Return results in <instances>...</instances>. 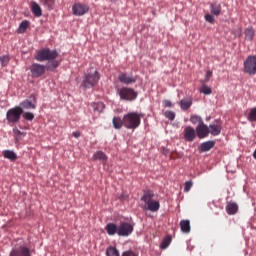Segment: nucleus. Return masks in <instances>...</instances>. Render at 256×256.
<instances>
[{
    "instance_id": "nucleus-24",
    "label": "nucleus",
    "mask_w": 256,
    "mask_h": 256,
    "mask_svg": "<svg viewBox=\"0 0 256 256\" xmlns=\"http://www.w3.org/2000/svg\"><path fill=\"white\" fill-rule=\"evenodd\" d=\"M244 33L246 41H253V39L255 38V30L253 29V27H248Z\"/></svg>"
},
{
    "instance_id": "nucleus-29",
    "label": "nucleus",
    "mask_w": 256,
    "mask_h": 256,
    "mask_svg": "<svg viewBox=\"0 0 256 256\" xmlns=\"http://www.w3.org/2000/svg\"><path fill=\"white\" fill-rule=\"evenodd\" d=\"M106 256H119V250L113 246H110L106 249Z\"/></svg>"
},
{
    "instance_id": "nucleus-28",
    "label": "nucleus",
    "mask_w": 256,
    "mask_h": 256,
    "mask_svg": "<svg viewBox=\"0 0 256 256\" xmlns=\"http://www.w3.org/2000/svg\"><path fill=\"white\" fill-rule=\"evenodd\" d=\"M93 159L95 161L99 160V161H107V155H105L104 152H96L94 155H93Z\"/></svg>"
},
{
    "instance_id": "nucleus-31",
    "label": "nucleus",
    "mask_w": 256,
    "mask_h": 256,
    "mask_svg": "<svg viewBox=\"0 0 256 256\" xmlns=\"http://www.w3.org/2000/svg\"><path fill=\"white\" fill-rule=\"evenodd\" d=\"M190 122H191L193 125H197V123H198V125H201V123H204V122H203V118H201V116H199V115H192V116L190 117Z\"/></svg>"
},
{
    "instance_id": "nucleus-32",
    "label": "nucleus",
    "mask_w": 256,
    "mask_h": 256,
    "mask_svg": "<svg viewBox=\"0 0 256 256\" xmlns=\"http://www.w3.org/2000/svg\"><path fill=\"white\" fill-rule=\"evenodd\" d=\"M119 95L121 99H124V101H129V90L127 88L120 89Z\"/></svg>"
},
{
    "instance_id": "nucleus-43",
    "label": "nucleus",
    "mask_w": 256,
    "mask_h": 256,
    "mask_svg": "<svg viewBox=\"0 0 256 256\" xmlns=\"http://www.w3.org/2000/svg\"><path fill=\"white\" fill-rule=\"evenodd\" d=\"M213 77V72L212 71H207L206 76H205V83H209V79Z\"/></svg>"
},
{
    "instance_id": "nucleus-45",
    "label": "nucleus",
    "mask_w": 256,
    "mask_h": 256,
    "mask_svg": "<svg viewBox=\"0 0 256 256\" xmlns=\"http://www.w3.org/2000/svg\"><path fill=\"white\" fill-rule=\"evenodd\" d=\"M43 5H51L53 3V0H40Z\"/></svg>"
},
{
    "instance_id": "nucleus-9",
    "label": "nucleus",
    "mask_w": 256,
    "mask_h": 256,
    "mask_svg": "<svg viewBox=\"0 0 256 256\" xmlns=\"http://www.w3.org/2000/svg\"><path fill=\"white\" fill-rule=\"evenodd\" d=\"M115 129H121V127H126L129 129V114H125L123 120L119 117H114L112 121Z\"/></svg>"
},
{
    "instance_id": "nucleus-46",
    "label": "nucleus",
    "mask_w": 256,
    "mask_h": 256,
    "mask_svg": "<svg viewBox=\"0 0 256 256\" xmlns=\"http://www.w3.org/2000/svg\"><path fill=\"white\" fill-rule=\"evenodd\" d=\"M73 137H75L76 139H79V137H81V132L76 131L72 133Z\"/></svg>"
},
{
    "instance_id": "nucleus-34",
    "label": "nucleus",
    "mask_w": 256,
    "mask_h": 256,
    "mask_svg": "<svg viewBox=\"0 0 256 256\" xmlns=\"http://www.w3.org/2000/svg\"><path fill=\"white\" fill-rule=\"evenodd\" d=\"M200 93H203L204 95H211L213 93V90H211V87L204 84L200 88Z\"/></svg>"
},
{
    "instance_id": "nucleus-2",
    "label": "nucleus",
    "mask_w": 256,
    "mask_h": 256,
    "mask_svg": "<svg viewBox=\"0 0 256 256\" xmlns=\"http://www.w3.org/2000/svg\"><path fill=\"white\" fill-rule=\"evenodd\" d=\"M99 79H101L99 71L90 68L85 74V79L83 80L82 85L85 89H90V87H95V85L99 83Z\"/></svg>"
},
{
    "instance_id": "nucleus-7",
    "label": "nucleus",
    "mask_w": 256,
    "mask_h": 256,
    "mask_svg": "<svg viewBox=\"0 0 256 256\" xmlns=\"http://www.w3.org/2000/svg\"><path fill=\"white\" fill-rule=\"evenodd\" d=\"M142 114L131 112L129 113V129H137L141 125Z\"/></svg>"
},
{
    "instance_id": "nucleus-40",
    "label": "nucleus",
    "mask_w": 256,
    "mask_h": 256,
    "mask_svg": "<svg viewBox=\"0 0 256 256\" xmlns=\"http://www.w3.org/2000/svg\"><path fill=\"white\" fill-rule=\"evenodd\" d=\"M119 80L121 83H129V77L126 74H121L119 76Z\"/></svg>"
},
{
    "instance_id": "nucleus-11",
    "label": "nucleus",
    "mask_w": 256,
    "mask_h": 256,
    "mask_svg": "<svg viewBox=\"0 0 256 256\" xmlns=\"http://www.w3.org/2000/svg\"><path fill=\"white\" fill-rule=\"evenodd\" d=\"M196 137H197V132L193 127L186 126L184 128V139H186L189 143L195 141Z\"/></svg>"
},
{
    "instance_id": "nucleus-20",
    "label": "nucleus",
    "mask_w": 256,
    "mask_h": 256,
    "mask_svg": "<svg viewBox=\"0 0 256 256\" xmlns=\"http://www.w3.org/2000/svg\"><path fill=\"white\" fill-rule=\"evenodd\" d=\"M105 231L108 235L113 236L115 234H118V227L115 223H108L105 227Z\"/></svg>"
},
{
    "instance_id": "nucleus-37",
    "label": "nucleus",
    "mask_w": 256,
    "mask_h": 256,
    "mask_svg": "<svg viewBox=\"0 0 256 256\" xmlns=\"http://www.w3.org/2000/svg\"><path fill=\"white\" fill-rule=\"evenodd\" d=\"M137 92L133 89H129V101H135L137 99Z\"/></svg>"
},
{
    "instance_id": "nucleus-47",
    "label": "nucleus",
    "mask_w": 256,
    "mask_h": 256,
    "mask_svg": "<svg viewBox=\"0 0 256 256\" xmlns=\"http://www.w3.org/2000/svg\"><path fill=\"white\" fill-rule=\"evenodd\" d=\"M129 233H133V225H129Z\"/></svg>"
},
{
    "instance_id": "nucleus-23",
    "label": "nucleus",
    "mask_w": 256,
    "mask_h": 256,
    "mask_svg": "<svg viewBox=\"0 0 256 256\" xmlns=\"http://www.w3.org/2000/svg\"><path fill=\"white\" fill-rule=\"evenodd\" d=\"M3 157L5 159H9V161H16L17 154L15 152H13V150H4Z\"/></svg>"
},
{
    "instance_id": "nucleus-50",
    "label": "nucleus",
    "mask_w": 256,
    "mask_h": 256,
    "mask_svg": "<svg viewBox=\"0 0 256 256\" xmlns=\"http://www.w3.org/2000/svg\"><path fill=\"white\" fill-rule=\"evenodd\" d=\"M132 82H133V80L130 79V80H129V83H132Z\"/></svg>"
},
{
    "instance_id": "nucleus-41",
    "label": "nucleus",
    "mask_w": 256,
    "mask_h": 256,
    "mask_svg": "<svg viewBox=\"0 0 256 256\" xmlns=\"http://www.w3.org/2000/svg\"><path fill=\"white\" fill-rule=\"evenodd\" d=\"M205 19L208 23H215V17H213L211 14H206Z\"/></svg>"
},
{
    "instance_id": "nucleus-16",
    "label": "nucleus",
    "mask_w": 256,
    "mask_h": 256,
    "mask_svg": "<svg viewBox=\"0 0 256 256\" xmlns=\"http://www.w3.org/2000/svg\"><path fill=\"white\" fill-rule=\"evenodd\" d=\"M239 211V206L235 202H228L226 205V212L228 215H235Z\"/></svg>"
},
{
    "instance_id": "nucleus-27",
    "label": "nucleus",
    "mask_w": 256,
    "mask_h": 256,
    "mask_svg": "<svg viewBox=\"0 0 256 256\" xmlns=\"http://www.w3.org/2000/svg\"><path fill=\"white\" fill-rule=\"evenodd\" d=\"M28 28H29V21L24 20L20 23L18 27V33H25Z\"/></svg>"
},
{
    "instance_id": "nucleus-10",
    "label": "nucleus",
    "mask_w": 256,
    "mask_h": 256,
    "mask_svg": "<svg viewBox=\"0 0 256 256\" xmlns=\"http://www.w3.org/2000/svg\"><path fill=\"white\" fill-rule=\"evenodd\" d=\"M196 135L199 139L209 137V126H207L205 122L198 124L196 127Z\"/></svg>"
},
{
    "instance_id": "nucleus-48",
    "label": "nucleus",
    "mask_w": 256,
    "mask_h": 256,
    "mask_svg": "<svg viewBox=\"0 0 256 256\" xmlns=\"http://www.w3.org/2000/svg\"><path fill=\"white\" fill-rule=\"evenodd\" d=\"M98 107H99L100 109H105V106H104L102 103L98 104Z\"/></svg>"
},
{
    "instance_id": "nucleus-8",
    "label": "nucleus",
    "mask_w": 256,
    "mask_h": 256,
    "mask_svg": "<svg viewBox=\"0 0 256 256\" xmlns=\"http://www.w3.org/2000/svg\"><path fill=\"white\" fill-rule=\"evenodd\" d=\"M37 98L35 97V95H31L30 96V100H24L23 102L20 103V109H22V111L24 110H31V109H37Z\"/></svg>"
},
{
    "instance_id": "nucleus-14",
    "label": "nucleus",
    "mask_w": 256,
    "mask_h": 256,
    "mask_svg": "<svg viewBox=\"0 0 256 256\" xmlns=\"http://www.w3.org/2000/svg\"><path fill=\"white\" fill-rule=\"evenodd\" d=\"M118 236L119 237H128L129 236V223L123 222L119 225Z\"/></svg>"
},
{
    "instance_id": "nucleus-51",
    "label": "nucleus",
    "mask_w": 256,
    "mask_h": 256,
    "mask_svg": "<svg viewBox=\"0 0 256 256\" xmlns=\"http://www.w3.org/2000/svg\"><path fill=\"white\" fill-rule=\"evenodd\" d=\"M111 1H117V0H111Z\"/></svg>"
},
{
    "instance_id": "nucleus-49",
    "label": "nucleus",
    "mask_w": 256,
    "mask_h": 256,
    "mask_svg": "<svg viewBox=\"0 0 256 256\" xmlns=\"http://www.w3.org/2000/svg\"><path fill=\"white\" fill-rule=\"evenodd\" d=\"M122 256H129V251H125Z\"/></svg>"
},
{
    "instance_id": "nucleus-3",
    "label": "nucleus",
    "mask_w": 256,
    "mask_h": 256,
    "mask_svg": "<svg viewBox=\"0 0 256 256\" xmlns=\"http://www.w3.org/2000/svg\"><path fill=\"white\" fill-rule=\"evenodd\" d=\"M23 112V109L18 106L9 109L6 113V121L8 125H16V123H19Z\"/></svg>"
},
{
    "instance_id": "nucleus-12",
    "label": "nucleus",
    "mask_w": 256,
    "mask_h": 256,
    "mask_svg": "<svg viewBox=\"0 0 256 256\" xmlns=\"http://www.w3.org/2000/svg\"><path fill=\"white\" fill-rule=\"evenodd\" d=\"M10 256H31V250L27 247L21 246L18 249L12 250Z\"/></svg>"
},
{
    "instance_id": "nucleus-36",
    "label": "nucleus",
    "mask_w": 256,
    "mask_h": 256,
    "mask_svg": "<svg viewBox=\"0 0 256 256\" xmlns=\"http://www.w3.org/2000/svg\"><path fill=\"white\" fill-rule=\"evenodd\" d=\"M0 63L2 65V67H7V64L9 63V56L4 55V56L0 57Z\"/></svg>"
},
{
    "instance_id": "nucleus-38",
    "label": "nucleus",
    "mask_w": 256,
    "mask_h": 256,
    "mask_svg": "<svg viewBox=\"0 0 256 256\" xmlns=\"http://www.w3.org/2000/svg\"><path fill=\"white\" fill-rule=\"evenodd\" d=\"M24 119L26 121H33L35 119V115L31 112L24 113Z\"/></svg>"
},
{
    "instance_id": "nucleus-17",
    "label": "nucleus",
    "mask_w": 256,
    "mask_h": 256,
    "mask_svg": "<svg viewBox=\"0 0 256 256\" xmlns=\"http://www.w3.org/2000/svg\"><path fill=\"white\" fill-rule=\"evenodd\" d=\"M155 197V193L151 190L144 191L143 196L141 197V201L145 202V205L151 203L153 198Z\"/></svg>"
},
{
    "instance_id": "nucleus-18",
    "label": "nucleus",
    "mask_w": 256,
    "mask_h": 256,
    "mask_svg": "<svg viewBox=\"0 0 256 256\" xmlns=\"http://www.w3.org/2000/svg\"><path fill=\"white\" fill-rule=\"evenodd\" d=\"M213 147H215V141L210 140V141L203 142L200 145V150L202 151V153H206L207 151H211Z\"/></svg>"
},
{
    "instance_id": "nucleus-6",
    "label": "nucleus",
    "mask_w": 256,
    "mask_h": 256,
    "mask_svg": "<svg viewBox=\"0 0 256 256\" xmlns=\"http://www.w3.org/2000/svg\"><path fill=\"white\" fill-rule=\"evenodd\" d=\"M244 71L248 75H256V56H248L244 61Z\"/></svg>"
},
{
    "instance_id": "nucleus-25",
    "label": "nucleus",
    "mask_w": 256,
    "mask_h": 256,
    "mask_svg": "<svg viewBox=\"0 0 256 256\" xmlns=\"http://www.w3.org/2000/svg\"><path fill=\"white\" fill-rule=\"evenodd\" d=\"M13 133L17 143H19V141H21V139L27 135L26 132H21L17 127L13 129Z\"/></svg>"
},
{
    "instance_id": "nucleus-44",
    "label": "nucleus",
    "mask_w": 256,
    "mask_h": 256,
    "mask_svg": "<svg viewBox=\"0 0 256 256\" xmlns=\"http://www.w3.org/2000/svg\"><path fill=\"white\" fill-rule=\"evenodd\" d=\"M163 105H164V107H173V104H172L171 101H169V100H165V101L163 102Z\"/></svg>"
},
{
    "instance_id": "nucleus-1",
    "label": "nucleus",
    "mask_w": 256,
    "mask_h": 256,
    "mask_svg": "<svg viewBox=\"0 0 256 256\" xmlns=\"http://www.w3.org/2000/svg\"><path fill=\"white\" fill-rule=\"evenodd\" d=\"M59 57V52L56 50H51L49 48H42L37 51L35 59L36 61H40L43 63V61H47L46 64V71L53 72L57 67H59V60L57 58Z\"/></svg>"
},
{
    "instance_id": "nucleus-4",
    "label": "nucleus",
    "mask_w": 256,
    "mask_h": 256,
    "mask_svg": "<svg viewBox=\"0 0 256 256\" xmlns=\"http://www.w3.org/2000/svg\"><path fill=\"white\" fill-rule=\"evenodd\" d=\"M89 13V5L83 4L81 2H76L72 6V14L75 17H83V15H87Z\"/></svg>"
},
{
    "instance_id": "nucleus-13",
    "label": "nucleus",
    "mask_w": 256,
    "mask_h": 256,
    "mask_svg": "<svg viewBox=\"0 0 256 256\" xmlns=\"http://www.w3.org/2000/svg\"><path fill=\"white\" fill-rule=\"evenodd\" d=\"M209 133L212 134L214 137H217V135H221V123L219 121H214L212 124L208 127Z\"/></svg>"
},
{
    "instance_id": "nucleus-33",
    "label": "nucleus",
    "mask_w": 256,
    "mask_h": 256,
    "mask_svg": "<svg viewBox=\"0 0 256 256\" xmlns=\"http://www.w3.org/2000/svg\"><path fill=\"white\" fill-rule=\"evenodd\" d=\"M171 241H172L171 236H166L161 243V249H167V247L171 245Z\"/></svg>"
},
{
    "instance_id": "nucleus-15",
    "label": "nucleus",
    "mask_w": 256,
    "mask_h": 256,
    "mask_svg": "<svg viewBox=\"0 0 256 256\" xmlns=\"http://www.w3.org/2000/svg\"><path fill=\"white\" fill-rule=\"evenodd\" d=\"M161 207V204H159V201L152 200L148 204L144 205V209L146 211H152V213H155L156 211H159V208Z\"/></svg>"
},
{
    "instance_id": "nucleus-42",
    "label": "nucleus",
    "mask_w": 256,
    "mask_h": 256,
    "mask_svg": "<svg viewBox=\"0 0 256 256\" xmlns=\"http://www.w3.org/2000/svg\"><path fill=\"white\" fill-rule=\"evenodd\" d=\"M233 35H235V37H241L243 30L241 28H237L236 30H233Z\"/></svg>"
},
{
    "instance_id": "nucleus-19",
    "label": "nucleus",
    "mask_w": 256,
    "mask_h": 256,
    "mask_svg": "<svg viewBox=\"0 0 256 256\" xmlns=\"http://www.w3.org/2000/svg\"><path fill=\"white\" fill-rule=\"evenodd\" d=\"M31 11L35 17H41L43 15V11L41 10V6L37 4V2H31Z\"/></svg>"
},
{
    "instance_id": "nucleus-21",
    "label": "nucleus",
    "mask_w": 256,
    "mask_h": 256,
    "mask_svg": "<svg viewBox=\"0 0 256 256\" xmlns=\"http://www.w3.org/2000/svg\"><path fill=\"white\" fill-rule=\"evenodd\" d=\"M210 13L212 15H215L216 17H219L221 15V4L215 2L210 5Z\"/></svg>"
},
{
    "instance_id": "nucleus-26",
    "label": "nucleus",
    "mask_w": 256,
    "mask_h": 256,
    "mask_svg": "<svg viewBox=\"0 0 256 256\" xmlns=\"http://www.w3.org/2000/svg\"><path fill=\"white\" fill-rule=\"evenodd\" d=\"M181 105V109H183V111H187V109H189V107H191V105H193V101H191V99L186 98V99H182L180 102Z\"/></svg>"
},
{
    "instance_id": "nucleus-5",
    "label": "nucleus",
    "mask_w": 256,
    "mask_h": 256,
    "mask_svg": "<svg viewBox=\"0 0 256 256\" xmlns=\"http://www.w3.org/2000/svg\"><path fill=\"white\" fill-rule=\"evenodd\" d=\"M45 71H47V66L43 64L33 63L30 66L31 75L35 79H39V77H43V75H45Z\"/></svg>"
},
{
    "instance_id": "nucleus-22",
    "label": "nucleus",
    "mask_w": 256,
    "mask_h": 256,
    "mask_svg": "<svg viewBox=\"0 0 256 256\" xmlns=\"http://www.w3.org/2000/svg\"><path fill=\"white\" fill-rule=\"evenodd\" d=\"M180 229L183 233H191V222L189 220H181Z\"/></svg>"
},
{
    "instance_id": "nucleus-39",
    "label": "nucleus",
    "mask_w": 256,
    "mask_h": 256,
    "mask_svg": "<svg viewBox=\"0 0 256 256\" xmlns=\"http://www.w3.org/2000/svg\"><path fill=\"white\" fill-rule=\"evenodd\" d=\"M191 187H193V182L191 181L185 182L184 191L186 193H189V191H191Z\"/></svg>"
},
{
    "instance_id": "nucleus-30",
    "label": "nucleus",
    "mask_w": 256,
    "mask_h": 256,
    "mask_svg": "<svg viewBox=\"0 0 256 256\" xmlns=\"http://www.w3.org/2000/svg\"><path fill=\"white\" fill-rule=\"evenodd\" d=\"M247 119L251 123L256 122V107L250 109Z\"/></svg>"
},
{
    "instance_id": "nucleus-35",
    "label": "nucleus",
    "mask_w": 256,
    "mask_h": 256,
    "mask_svg": "<svg viewBox=\"0 0 256 256\" xmlns=\"http://www.w3.org/2000/svg\"><path fill=\"white\" fill-rule=\"evenodd\" d=\"M164 116L166 117V119H169V121L175 120V112H173V111L164 112Z\"/></svg>"
}]
</instances>
